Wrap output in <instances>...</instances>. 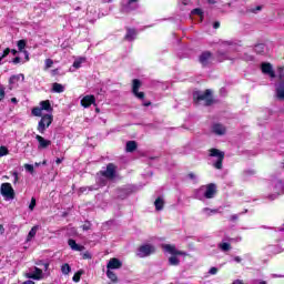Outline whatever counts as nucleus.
I'll use <instances>...</instances> for the list:
<instances>
[{"instance_id":"0e129e2a","label":"nucleus","mask_w":284,"mask_h":284,"mask_svg":"<svg viewBox=\"0 0 284 284\" xmlns=\"http://www.w3.org/2000/svg\"><path fill=\"white\" fill-rule=\"evenodd\" d=\"M57 72H59V70L55 69L52 71V74H57Z\"/></svg>"},{"instance_id":"13d9d810","label":"nucleus","mask_w":284,"mask_h":284,"mask_svg":"<svg viewBox=\"0 0 284 284\" xmlns=\"http://www.w3.org/2000/svg\"><path fill=\"white\" fill-rule=\"evenodd\" d=\"M189 178H191V179H196V175H194V173H190V174H189Z\"/></svg>"},{"instance_id":"a878e982","label":"nucleus","mask_w":284,"mask_h":284,"mask_svg":"<svg viewBox=\"0 0 284 284\" xmlns=\"http://www.w3.org/2000/svg\"><path fill=\"white\" fill-rule=\"evenodd\" d=\"M134 150H136V142L135 141L126 142V152H134Z\"/></svg>"},{"instance_id":"79ce46f5","label":"nucleus","mask_w":284,"mask_h":284,"mask_svg":"<svg viewBox=\"0 0 284 284\" xmlns=\"http://www.w3.org/2000/svg\"><path fill=\"white\" fill-rule=\"evenodd\" d=\"M13 176V185H17V183H19V173L18 172H12L11 173Z\"/></svg>"},{"instance_id":"c9c22d12","label":"nucleus","mask_w":284,"mask_h":284,"mask_svg":"<svg viewBox=\"0 0 284 284\" xmlns=\"http://www.w3.org/2000/svg\"><path fill=\"white\" fill-rule=\"evenodd\" d=\"M203 212H204L205 214H207V216H211V214H216L219 211H217V210H212V209H210V207H204V209H203Z\"/></svg>"},{"instance_id":"37998d69","label":"nucleus","mask_w":284,"mask_h":284,"mask_svg":"<svg viewBox=\"0 0 284 284\" xmlns=\"http://www.w3.org/2000/svg\"><path fill=\"white\" fill-rule=\"evenodd\" d=\"M73 281H74V283H79L81 281V273L80 272H78L73 275Z\"/></svg>"},{"instance_id":"4d7b16f0","label":"nucleus","mask_w":284,"mask_h":284,"mask_svg":"<svg viewBox=\"0 0 284 284\" xmlns=\"http://www.w3.org/2000/svg\"><path fill=\"white\" fill-rule=\"evenodd\" d=\"M43 267H44L45 271H48V267H50V264L49 263H44Z\"/></svg>"},{"instance_id":"b1692460","label":"nucleus","mask_w":284,"mask_h":284,"mask_svg":"<svg viewBox=\"0 0 284 284\" xmlns=\"http://www.w3.org/2000/svg\"><path fill=\"white\" fill-rule=\"evenodd\" d=\"M37 232H39V226H33L27 236V242L32 241L37 236Z\"/></svg>"},{"instance_id":"a18cd8bd","label":"nucleus","mask_w":284,"mask_h":284,"mask_svg":"<svg viewBox=\"0 0 284 284\" xmlns=\"http://www.w3.org/2000/svg\"><path fill=\"white\" fill-rule=\"evenodd\" d=\"M8 54H10V48H7V49L3 51V53H2V55H1L0 58L6 59V57H8Z\"/></svg>"},{"instance_id":"412c9836","label":"nucleus","mask_w":284,"mask_h":284,"mask_svg":"<svg viewBox=\"0 0 284 284\" xmlns=\"http://www.w3.org/2000/svg\"><path fill=\"white\" fill-rule=\"evenodd\" d=\"M40 109L45 110V112H52V104H50V100H44L40 102Z\"/></svg>"},{"instance_id":"ddd939ff","label":"nucleus","mask_w":284,"mask_h":284,"mask_svg":"<svg viewBox=\"0 0 284 284\" xmlns=\"http://www.w3.org/2000/svg\"><path fill=\"white\" fill-rule=\"evenodd\" d=\"M261 70L263 74H267L271 77V79H274L276 77V73L274 72V68L272 67V63L270 62H264L261 64Z\"/></svg>"},{"instance_id":"58836bf2","label":"nucleus","mask_w":284,"mask_h":284,"mask_svg":"<svg viewBox=\"0 0 284 284\" xmlns=\"http://www.w3.org/2000/svg\"><path fill=\"white\" fill-rule=\"evenodd\" d=\"M37 207V199L32 197L31 203L29 204V210L32 212Z\"/></svg>"},{"instance_id":"a19ab883","label":"nucleus","mask_w":284,"mask_h":284,"mask_svg":"<svg viewBox=\"0 0 284 284\" xmlns=\"http://www.w3.org/2000/svg\"><path fill=\"white\" fill-rule=\"evenodd\" d=\"M6 99V88L0 87V103Z\"/></svg>"},{"instance_id":"72a5a7b5","label":"nucleus","mask_w":284,"mask_h":284,"mask_svg":"<svg viewBox=\"0 0 284 284\" xmlns=\"http://www.w3.org/2000/svg\"><path fill=\"white\" fill-rule=\"evenodd\" d=\"M10 154V151L8 150L7 146H0V158L1 156H8Z\"/></svg>"},{"instance_id":"680f3d73","label":"nucleus","mask_w":284,"mask_h":284,"mask_svg":"<svg viewBox=\"0 0 284 284\" xmlns=\"http://www.w3.org/2000/svg\"><path fill=\"white\" fill-rule=\"evenodd\" d=\"M11 103H17V98H12Z\"/></svg>"},{"instance_id":"bb28decb","label":"nucleus","mask_w":284,"mask_h":284,"mask_svg":"<svg viewBox=\"0 0 284 284\" xmlns=\"http://www.w3.org/2000/svg\"><path fill=\"white\" fill-rule=\"evenodd\" d=\"M254 52H256V54H263V52H265V44L263 43L256 44L254 47Z\"/></svg>"},{"instance_id":"09e8293b","label":"nucleus","mask_w":284,"mask_h":284,"mask_svg":"<svg viewBox=\"0 0 284 284\" xmlns=\"http://www.w3.org/2000/svg\"><path fill=\"white\" fill-rule=\"evenodd\" d=\"M213 28H214L215 30H219V28H221V22H219V21L214 22V23H213Z\"/></svg>"},{"instance_id":"f03ea898","label":"nucleus","mask_w":284,"mask_h":284,"mask_svg":"<svg viewBox=\"0 0 284 284\" xmlns=\"http://www.w3.org/2000/svg\"><path fill=\"white\" fill-rule=\"evenodd\" d=\"M201 194L204 199H214L216 196V184L210 183L201 186L196 192V199H201Z\"/></svg>"},{"instance_id":"1a4fd4ad","label":"nucleus","mask_w":284,"mask_h":284,"mask_svg":"<svg viewBox=\"0 0 284 284\" xmlns=\"http://www.w3.org/2000/svg\"><path fill=\"white\" fill-rule=\"evenodd\" d=\"M102 176H105V179H109L110 181H112V179H114V176H116V165H114L113 163H109L106 165V170L101 172Z\"/></svg>"},{"instance_id":"e433bc0d","label":"nucleus","mask_w":284,"mask_h":284,"mask_svg":"<svg viewBox=\"0 0 284 284\" xmlns=\"http://www.w3.org/2000/svg\"><path fill=\"white\" fill-rule=\"evenodd\" d=\"M83 61H85V59H83V58H80V59L75 60L73 62V68H75V69L81 68V63H83Z\"/></svg>"},{"instance_id":"3c124183","label":"nucleus","mask_w":284,"mask_h":284,"mask_svg":"<svg viewBox=\"0 0 284 284\" xmlns=\"http://www.w3.org/2000/svg\"><path fill=\"white\" fill-rule=\"evenodd\" d=\"M13 63H21V58H19V57H16L14 59H13Z\"/></svg>"},{"instance_id":"774afa93","label":"nucleus","mask_w":284,"mask_h":284,"mask_svg":"<svg viewBox=\"0 0 284 284\" xmlns=\"http://www.w3.org/2000/svg\"><path fill=\"white\" fill-rule=\"evenodd\" d=\"M0 232H3V225H0Z\"/></svg>"},{"instance_id":"6ab92c4d","label":"nucleus","mask_w":284,"mask_h":284,"mask_svg":"<svg viewBox=\"0 0 284 284\" xmlns=\"http://www.w3.org/2000/svg\"><path fill=\"white\" fill-rule=\"evenodd\" d=\"M68 245L73 250L74 252H83L85 250V246L77 244V241L70 239L68 241Z\"/></svg>"},{"instance_id":"69168bd1","label":"nucleus","mask_w":284,"mask_h":284,"mask_svg":"<svg viewBox=\"0 0 284 284\" xmlns=\"http://www.w3.org/2000/svg\"><path fill=\"white\" fill-rule=\"evenodd\" d=\"M34 165H36V168H39V166L41 165V163H37V162H36Z\"/></svg>"},{"instance_id":"4c0bfd02","label":"nucleus","mask_w":284,"mask_h":284,"mask_svg":"<svg viewBox=\"0 0 284 284\" xmlns=\"http://www.w3.org/2000/svg\"><path fill=\"white\" fill-rule=\"evenodd\" d=\"M24 169H26L27 172H30V174H34V165L24 164Z\"/></svg>"},{"instance_id":"c03bdc74","label":"nucleus","mask_w":284,"mask_h":284,"mask_svg":"<svg viewBox=\"0 0 284 284\" xmlns=\"http://www.w3.org/2000/svg\"><path fill=\"white\" fill-rule=\"evenodd\" d=\"M261 10H263V6H257L255 9H251L250 12L256 13L261 12Z\"/></svg>"},{"instance_id":"dca6fc26","label":"nucleus","mask_w":284,"mask_h":284,"mask_svg":"<svg viewBox=\"0 0 284 284\" xmlns=\"http://www.w3.org/2000/svg\"><path fill=\"white\" fill-rule=\"evenodd\" d=\"M225 132H227V129H225V125H223L221 123L213 124V126H212L213 134H217V136H223V134H225Z\"/></svg>"},{"instance_id":"f8f14e48","label":"nucleus","mask_w":284,"mask_h":284,"mask_svg":"<svg viewBox=\"0 0 284 284\" xmlns=\"http://www.w3.org/2000/svg\"><path fill=\"white\" fill-rule=\"evenodd\" d=\"M162 248L165 250V252H169V254H172L173 256H185V252L176 250V246L172 244H163Z\"/></svg>"},{"instance_id":"393cba45","label":"nucleus","mask_w":284,"mask_h":284,"mask_svg":"<svg viewBox=\"0 0 284 284\" xmlns=\"http://www.w3.org/2000/svg\"><path fill=\"white\" fill-rule=\"evenodd\" d=\"M154 205H155V210L161 211L163 210V205H165V202L163 201L162 197H158L154 202Z\"/></svg>"},{"instance_id":"7ed1b4c3","label":"nucleus","mask_w":284,"mask_h":284,"mask_svg":"<svg viewBox=\"0 0 284 284\" xmlns=\"http://www.w3.org/2000/svg\"><path fill=\"white\" fill-rule=\"evenodd\" d=\"M193 99L199 103V101H204V105H211L214 103V99L212 98V90L206 89L204 92L195 91L193 93Z\"/></svg>"},{"instance_id":"c756f323","label":"nucleus","mask_w":284,"mask_h":284,"mask_svg":"<svg viewBox=\"0 0 284 284\" xmlns=\"http://www.w3.org/2000/svg\"><path fill=\"white\" fill-rule=\"evenodd\" d=\"M191 14L200 17V21H203V9L196 8L191 11Z\"/></svg>"},{"instance_id":"f257e3e1","label":"nucleus","mask_w":284,"mask_h":284,"mask_svg":"<svg viewBox=\"0 0 284 284\" xmlns=\"http://www.w3.org/2000/svg\"><path fill=\"white\" fill-rule=\"evenodd\" d=\"M209 159H216L212 163L213 168H215V170H223V161L225 160V152L219 149H210Z\"/></svg>"},{"instance_id":"338daca9","label":"nucleus","mask_w":284,"mask_h":284,"mask_svg":"<svg viewBox=\"0 0 284 284\" xmlns=\"http://www.w3.org/2000/svg\"><path fill=\"white\" fill-rule=\"evenodd\" d=\"M260 284H267V282H265V281H261V282H260Z\"/></svg>"},{"instance_id":"6e6d98bb","label":"nucleus","mask_w":284,"mask_h":284,"mask_svg":"<svg viewBox=\"0 0 284 284\" xmlns=\"http://www.w3.org/2000/svg\"><path fill=\"white\" fill-rule=\"evenodd\" d=\"M234 261H235L236 263H241V257L235 256V257H234Z\"/></svg>"},{"instance_id":"4be33fe9","label":"nucleus","mask_w":284,"mask_h":284,"mask_svg":"<svg viewBox=\"0 0 284 284\" xmlns=\"http://www.w3.org/2000/svg\"><path fill=\"white\" fill-rule=\"evenodd\" d=\"M26 79V75H23V74H17V75H12L10 79H9V83L11 84V85H14V83H18V81H23Z\"/></svg>"},{"instance_id":"20e7f679","label":"nucleus","mask_w":284,"mask_h":284,"mask_svg":"<svg viewBox=\"0 0 284 284\" xmlns=\"http://www.w3.org/2000/svg\"><path fill=\"white\" fill-rule=\"evenodd\" d=\"M52 121H54L52 114H44L38 123V132L45 134V130L52 125Z\"/></svg>"},{"instance_id":"9b49d317","label":"nucleus","mask_w":284,"mask_h":284,"mask_svg":"<svg viewBox=\"0 0 284 284\" xmlns=\"http://www.w3.org/2000/svg\"><path fill=\"white\" fill-rule=\"evenodd\" d=\"M28 278H33V281H41L43 278V270L34 266L30 268V272L27 274Z\"/></svg>"},{"instance_id":"2f4dec72","label":"nucleus","mask_w":284,"mask_h":284,"mask_svg":"<svg viewBox=\"0 0 284 284\" xmlns=\"http://www.w3.org/2000/svg\"><path fill=\"white\" fill-rule=\"evenodd\" d=\"M72 271V268L70 267V264H63L62 267H61V272L62 274H70V272Z\"/></svg>"},{"instance_id":"e2e57ef3","label":"nucleus","mask_w":284,"mask_h":284,"mask_svg":"<svg viewBox=\"0 0 284 284\" xmlns=\"http://www.w3.org/2000/svg\"><path fill=\"white\" fill-rule=\"evenodd\" d=\"M237 216L236 215H233L232 216V221H236Z\"/></svg>"},{"instance_id":"5701e85b","label":"nucleus","mask_w":284,"mask_h":284,"mask_svg":"<svg viewBox=\"0 0 284 284\" xmlns=\"http://www.w3.org/2000/svg\"><path fill=\"white\" fill-rule=\"evenodd\" d=\"M64 90H65V87H63V84H61V83L54 82L52 84V92H57V93L61 94V92H64Z\"/></svg>"},{"instance_id":"8fccbe9b","label":"nucleus","mask_w":284,"mask_h":284,"mask_svg":"<svg viewBox=\"0 0 284 284\" xmlns=\"http://www.w3.org/2000/svg\"><path fill=\"white\" fill-rule=\"evenodd\" d=\"M23 54L26 57V61H30V53H28V51H23Z\"/></svg>"},{"instance_id":"603ef678","label":"nucleus","mask_w":284,"mask_h":284,"mask_svg":"<svg viewBox=\"0 0 284 284\" xmlns=\"http://www.w3.org/2000/svg\"><path fill=\"white\" fill-rule=\"evenodd\" d=\"M55 163H57V165H60V163H63V159L58 158V159L55 160Z\"/></svg>"},{"instance_id":"f3484780","label":"nucleus","mask_w":284,"mask_h":284,"mask_svg":"<svg viewBox=\"0 0 284 284\" xmlns=\"http://www.w3.org/2000/svg\"><path fill=\"white\" fill-rule=\"evenodd\" d=\"M200 63H202V65H210V63H212V52L204 51L200 55Z\"/></svg>"},{"instance_id":"cd10ccee","label":"nucleus","mask_w":284,"mask_h":284,"mask_svg":"<svg viewBox=\"0 0 284 284\" xmlns=\"http://www.w3.org/2000/svg\"><path fill=\"white\" fill-rule=\"evenodd\" d=\"M106 276L108 278H110V281H112L113 283H116L118 281L116 274L112 272L110 268H108L106 271Z\"/></svg>"},{"instance_id":"bf43d9fd","label":"nucleus","mask_w":284,"mask_h":284,"mask_svg":"<svg viewBox=\"0 0 284 284\" xmlns=\"http://www.w3.org/2000/svg\"><path fill=\"white\" fill-rule=\"evenodd\" d=\"M207 3L214 4L216 3V0H207Z\"/></svg>"},{"instance_id":"aec40b11","label":"nucleus","mask_w":284,"mask_h":284,"mask_svg":"<svg viewBox=\"0 0 284 284\" xmlns=\"http://www.w3.org/2000/svg\"><path fill=\"white\" fill-rule=\"evenodd\" d=\"M126 41H134L136 39V29H126V34L124 37Z\"/></svg>"},{"instance_id":"c85d7f7f","label":"nucleus","mask_w":284,"mask_h":284,"mask_svg":"<svg viewBox=\"0 0 284 284\" xmlns=\"http://www.w3.org/2000/svg\"><path fill=\"white\" fill-rule=\"evenodd\" d=\"M220 250H222V252H230V250H232V245H230V243H220L219 244Z\"/></svg>"},{"instance_id":"7c9ffc66","label":"nucleus","mask_w":284,"mask_h":284,"mask_svg":"<svg viewBox=\"0 0 284 284\" xmlns=\"http://www.w3.org/2000/svg\"><path fill=\"white\" fill-rule=\"evenodd\" d=\"M31 112L33 116H41L43 114V110L39 106L33 108Z\"/></svg>"},{"instance_id":"2eb2a0df","label":"nucleus","mask_w":284,"mask_h":284,"mask_svg":"<svg viewBox=\"0 0 284 284\" xmlns=\"http://www.w3.org/2000/svg\"><path fill=\"white\" fill-rule=\"evenodd\" d=\"M121 267H123V263L116 257L111 258L106 265L108 270H121Z\"/></svg>"},{"instance_id":"473e14b6","label":"nucleus","mask_w":284,"mask_h":284,"mask_svg":"<svg viewBox=\"0 0 284 284\" xmlns=\"http://www.w3.org/2000/svg\"><path fill=\"white\" fill-rule=\"evenodd\" d=\"M169 263H170V265H179L181 263V261L176 256H171L169 258Z\"/></svg>"},{"instance_id":"39448f33","label":"nucleus","mask_w":284,"mask_h":284,"mask_svg":"<svg viewBox=\"0 0 284 284\" xmlns=\"http://www.w3.org/2000/svg\"><path fill=\"white\" fill-rule=\"evenodd\" d=\"M156 252V247L152 244H143L138 248L136 256L140 258H145Z\"/></svg>"},{"instance_id":"f704fd0d","label":"nucleus","mask_w":284,"mask_h":284,"mask_svg":"<svg viewBox=\"0 0 284 284\" xmlns=\"http://www.w3.org/2000/svg\"><path fill=\"white\" fill-rule=\"evenodd\" d=\"M26 44H27L26 40L18 41V49L20 52H23V50L26 49Z\"/></svg>"},{"instance_id":"052dcab7","label":"nucleus","mask_w":284,"mask_h":284,"mask_svg":"<svg viewBox=\"0 0 284 284\" xmlns=\"http://www.w3.org/2000/svg\"><path fill=\"white\" fill-rule=\"evenodd\" d=\"M11 53L13 54V57H16L17 50L12 49V50H11Z\"/></svg>"},{"instance_id":"a211bd4d","label":"nucleus","mask_w":284,"mask_h":284,"mask_svg":"<svg viewBox=\"0 0 284 284\" xmlns=\"http://www.w3.org/2000/svg\"><path fill=\"white\" fill-rule=\"evenodd\" d=\"M94 101H97V99L94 98V95H85L82 100H81V105L83 108H90V105H92L94 103Z\"/></svg>"},{"instance_id":"0eeeda50","label":"nucleus","mask_w":284,"mask_h":284,"mask_svg":"<svg viewBox=\"0 0 284 284\" xmlns=\"http://www.w3.org/2000/svg\"><path fill=\"white\" fill-rule=\"evenodd\" d=\"M0 192L4 199H9L10 201L14 200V189H12V184L2 183Z\"/></svg>"},{"instance_id":"de8ad7c7","label":"nucleus","mask_w":284,"mask_h":284,"mask_svg":"<svg viewBox=\"0 0 284 284\" xmlns=\"http://www.w3.org/2000/svg\"><path fill=\"white\" fill-rule=\"evenodd\" d=\"M82 230L84 232H88V230H90V223H85L83 226H82Z\"/></svg>"},{"instance_id":"ea45409f","label":"nucleus","mask_w":284,"mask_h":284,"mask_svg":"<svg viewBox=\"0 0 284 284\" xmlns=\"http://www.w3.org/2000/svg\"><path fill=\"white\" fill-rule=\"evenodd\" d=\"M54 65V61L52 59H47L45 60V70L52 68Z\"/></svg>"},{"instance_id":"6e6552de","label":"nucleus","mask_w":284,"mask_h":284,"mask_svg":"<svg viewBox=\"0 0 284 284\" xmlns=\"http://www.w3.org/2000/svg\"><path fill=\"white\" fill-rule=\"evenodd\" d=\"M141 88V80L134 79L132 84V93L136 99H140V101H143L145 99L144 92H139V89Z\"/></svg>"},{"instance_id":"49530a36","label":"nucleus","mask_w":284,"mask_h":284,"mask_svg":"<svg viewBox=\"0 0 284 284\" xmlns=\"http://www.w3.org/2000/svg\"><path fill=\"white\" fill-rule=\"evenodd\" d=\"M217 272H219V268H216V267H211L209 271V273L212 275L217 274Z\"/></svg>"},{"instance_id":"9d476101","label":"nucleus","mask_w":284,"mask_h":284,"mask_svg":"<svg viewBox=\"0 0 284 284\" xmlns=\"http://www.w3.org/2000/svg\"><path fill=\"white\" fill-rule=\"evenodd\" d=\"M139 8V0H124L122 10L123 12H132V10H136Z\"/></svg>"},{"instance_id":"5fc2aeb1","label":"nucleus","mask_w":284,"mask_h":284,"mask_svg":"<svg viewBox=\"0 0 284 284\" xmlns=\"http://www.w3.org/2000/svg\"><path fill=\"white\" fill-rule=\"evenodd\" d=\"M143 105H144L145 108H150V105H152V102H144Z\"/></svg>"},{"instance_id":"864d4df0","label":"nucleus","mask_w":284,"mask_h":284,"mask_svg":"<svg viewBox=\"0 0 284 284\" xmlns=\"http://www.w3.org/2000/svg\"><path fill=\"white\" fill-rule=\"evenodd\" d=\"M232 284H244L243 280H235Z\"/></svg>"},{"instance_id":"4468645a","label":"nucleus","mask_w":284,"mask_h":284,"mask_svg":"<svg viewBox=\"0 0 284 284\" xmlns=\"http://www.w3.org/2000/svg\"><path fill=\"white\" fill-rule=\"evenodd\" d=\"M36 140L38 141V150H45L52 145V141L45 140V138L41 135H36Z\"/></svg>"},{"instance_id":"423d86ee","label":"nucleus","mask_w":284,"mask_h":284,"mask_svg":"<svg viewBox=\"0 0 284 284\" xmlns=\"http://www.w3.org/2000/svg\"><path fill=\"white\" fill-rule=\"evenodd\" d=\"M283 70H284L283 67L277 68L280 83L276 88V94H277V98H280L281 100H284V73H283Z\"/></svg>"}]
</instances>
